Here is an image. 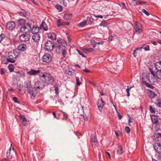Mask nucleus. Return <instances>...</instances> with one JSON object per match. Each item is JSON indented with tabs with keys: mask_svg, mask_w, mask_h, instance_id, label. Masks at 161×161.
Listing matches in <instances>:
<instances>
[{
	"mask_svg": "<svg viewBox=\"0 0 161 161\" xmlns=\"http://www.w3.org/2000/svg\"><path fill=\"white\" fill-rule=\"evenodd\" d=\"M148 69L150 72L147 76V78L148 81L152 84H154L157 83L158 80L155 73L151 68H149Z\"/></svg>",
	"mask_w": 161,
	"mask_h": 161,
	"instance_id": "f257e3e1",
	"label": "nucleus"
},
{
	"mask_svg": "<svg viewBox=\"0 0 161 161\" xmlns=\"http://www.w3.org/2000/svg\"><path fill=\"white\" fill-rule=\"evenodd\" d=\"M40 78H43L46 83L51 84L53 82V80L51 75L47 73H42L39 75Z\"/></svg>",
	"mask_w": 161,
	"mask_h": 161,
	"instance_id": "f03ea898",
	"label": "nucleus"
},
{
	"mask_svg": "<svg viewBox=\"0 0 161 161\" xmlns=\"http://www.w3.org/2000/svg\"><path fill=\"white\" fill-rule=\"evenodd\" d=\"M134 29L136 33L138 35H140L143 32L142 25L139 22L137 21L135 22Z\"/></svg>",
	"mask_w": 161,
	"mask_h": 161,
	"instance_id": "7ed1b4c3",
	"label": "nucleus"
},
{
	"mask_svg": "<svg viewBox=\"0 0 161 161\" xmlns=\"http://www.w3.org/2000/svg\"><path fill=\"white\" fill-rule=\"evenodd\" d=\"M18 55L14 52H10L8 53V57L7 58V61L10 63H14L15 62V58Z\"/></svg>",
	"mask_w": 161,
	"mask_h": 161,
	"instance_id": "20e7f679",
	"label": "nucleus"
},
{
	"mask_svg": "<svg viewBox=\"0 0 161 161\" xmlns=\"http://www.w3.org/2000/svg\"><path fill=\"white\" fill-rule=\"evenodd\" d=\"M45 49L46 50L50 51L53 50L54 47V45L50 41H47L45 44Z\"/></svg>",
	"mask_w": 161,
	"mask_h": 161,
	"instance_id": "39448f33",
	"label": "nucleus"
},
{
	"mask_svg": "<svg viewBox=\"0 0 161 161\" xmlns=\"http://www.w3.org/2000/svg\"><path fill=\"white\" fill-rule=\"evenodd\" d=\"M153 147L158 153H161V140H158V141L153 144Z\"/></svg>",
	"mask_w": 161,
	"mask_h": 161,
	"instance_id": "423d86ee",
	"label": "nucleus"
},
{
	"mask_svg": "<svg viewBox=\"0 0 161 161\" xmlns=\"http://www.w3.org/2000/svg\"><path fill=\"white\" fill-rule=\"evenodd\" d=\"M30 39V36L27 33L21 34L19 37V40L21 42H24L28 41Z\"/></svg>",
	"mask_w": 161,
	"mask_h": 161,
	"instance_id": "0eeeda50",
	"label": "nucleus"
},
{
	"mask_svg": "<svg viewBox=\"0 0 161 161\" xmlns=\"http://www.w3.org/2000/svg\"><path fill=\"white\" fill-rule=\"evenodd\" d=\"M15 154V153L14 150L13 148L12 150L11 148H10L7 152V157L8 159H11L14 155Z\"/></svg>",
	"mask_w": 161,
	"mask_h": 161,
	"instance_id": "6e6552de",
	"label": "nucleus"
},
{
	"mask_svg": "<svg viewBox=\"0 0 161 161\" xmlns=\"http://www.w3.org/2000/svg\"><path fill=\"white\" fill-rule=\"evenodd\" d=\"M42 59L44 62L49 63L52 60V57L50 54L46 53L43 56Z\"/></svg>",
	"mask_w": 161,
	"mask_h": 161,
	"instance_id": "1a4fd4ad",
	"label": "nucleus"
},
{
	"mask_svg": "<svg viewBox=\"0 0 161 161\" xmlns=\"http://www.w3.org/2000/svg\"><path fill=\"white\" fill-rule=\"evenodd\" d=\"M34 86L36 90L39 89L40 90L44 88V86L42 84L40 81H37L35 83Z\"/></svg>",
	"mask_w": 161,
	"mask_h": 161,
	"instance_id": "9d476101",
	"label": "nucleus"
},
{
	"mask_svg": "<svg viewBox=\"0 0 161 161\" xmlns=\"http://www.w3.org/2000/svg\"><path fill=\"white\" fill-rule=\"evenodd\" d=\"M15 24L14 21L8 22L6 25V28L10 30H12L15 27Z\"/></svg>",
	"mask_w": 161,
	"mask_h": 161,
	"instance_id": "9b49d317",
	"label": "nucleus"
},
{
	"mask_svg": "<svg viewBox=\"0 0 161 161\" xmlns=\"http://www.w3.org/2000/svg\"><path fill=\"white\" fill-rule=\"evenodd\" d=\"M104 104V103L102 99H99L97 101V106L100 111H101L102 110Z\"/></svg>",
	"mask_w": 161,
	"mask_h": 161,
	"instance_id": "f8f14e48",
	"label": "nucleus"
},
{
	"mask_svg": "<svg viewBox=\"0 0 161 161\" xmlns=\"http://www.w3.org/2000/svg\"><path fill=\"white\" fill-rule=\"evenodd\" d=\"M41 72L40 70H35L31 69V70L27 72L28 75H36L39 73Z\"/></svg>",
	"mask_w": 161,
	"mask_h": 161,
	"instance_id": "ddd939ff",
	"label": "nucleus"
},
{
	"mask_svg": "<svg viewBox=\"0 0 161 161\" xmlns=\"http://www.w3.org/2000/svg\"><path fill=\"white\" fill-rule=\"evenodd\" d=\"M19 117L21 121V123L22 125L24 126H26L27 125V119L24 115H21L19 116Z\"/></svg>",
	"mask_w": 161,
	"mask_h": 161,
	"instance_id": "4468645a",
	"label": "nucleus"
},
{
	"mask_svg": "<svg viewBox=\"0 0 161 161\" xmlns=\"http://www.w3.org/2000/svg\"><path fill=\"white\" fill-rule=\"evenodd\" d=\"M57 26L58 27L61 26H64L65 25H68L69 24V22H61L60 19H58L56 21Z\"/></svg>",
	"mask_w": 161,
	"mask_h": 161,
	"instance_id": "2eb2a0df",
	"label": "nucleus"
},
{
	"mask_svg": "<svg viewBox=\"0 0 161 161\" xmlns=\"http://www.w3.org/2000/svg\"><path fill=\"white\" fill-rule=\"evenodd\" d=\"M40 36L38 34H35L32 36V39L36 42H38L40 41Z\"/></svg>",
	"mask_w": 161,
	"mask_h": 161,
	"instance_id": "dca6fc26",
	"label": "nucleus"
},
{
	"mask_svg": "<svg viewBox=\"0 0 161 161\" xmlns=\"http://www.w3.org/2000/svg\"><path fill=\"white\" fill-rule=\"evenodd\" d=\"M39 31V28L37 26H34L31 28L30 31L31 33L34 34H38V32Z\"/></svg>",
	"mask_w": 161,
	"mask_h": 161,
	"instance_id": "f3484780",
	"label": "nucleus"
},
{
	"mask_svg": "<svg viewBox=\"0 0 161 161\" xmlns=\"http://www.w3.org/2000/svg\"><path fill=\"white\" fill-rule=\"evenodd\" d=\"M26 45L25 44H22L19 45L18 47V49L19 51H24L26 50Z\"/></svg>",
	"mask_w": 161,
	"mask_h": 161,
	"instance_id": "a211bd4d",
	"label": "nucleus"
},
{
	"mask_svg": "<svg viewBox=\"0 0 161 161\" xmlns=\"http://www.w3.org/2000/svg\"><path fill=\"white\" fill-rule=\"evenodd\" d=\"M147 93L149 97L150 98H154L157 96L156 94L154 92L150 90H148Z\"/></svg>",
	"mask_w": 161,
	"mask_h": 161,
	"instance_id": "6ab92c4d",
	"label": "nucleus"
},
{
	"mask_svg": "<svg viewBox=\"0 0 161 161\" xmlns=\"http://www.w3.org/2000/svg\"><path fill=\"white\" fill-rule=\"evenodd\" d=\"M40 27L41 28H43L45 31H47L48 30V26L44 21H42Z\"/></svg>",
	"mask_w": 161,
	"mask_h": 161,
	"instance_id": "aec40b11",
	"label": "nucleus"
},
{
	"mask_svg": "<svg viewBox=\"0 0 161 161\" xmlns=\"http://www.w3.org/2000/svg\"><path fill=\"white\" fill-rule=\"evenodd\" d=\"M48 37L52 40H55L56 39V35L53 33H50L48 34Z\"/></svg>",
	"mask_w": 161,
	"mask_h": 161,
	"instance_id": "412c9836",
	"label": "nucleus"
},
{
	"mask_svg": "<svg viewBox=\"0 0 161 161\" xmlns=\"http://www.w3.org/2000/svg\"><path fill=\"white\" fill-rule=\"evenodd\" d=\"M155 67L157 70H161V61L155 64Z\"/></svg>",
	"mask_w": 161,
	"mask_h": 161,
	"instance_id": "4be33fe9",
	"label": "nucleus"
},
{
	"mask_svg": "<svg viewBox=\"0 0 161 161\" xmlns=\"http://www.w3.org/2000/svg\"><path fill=\"white\" fill-rule=\"evenodd\" d=\"M83 51L86 53H89L93 52L94 49L92 48H84L83 49Z\"/></svg>",
	"mask_w": 161,
	"mask_h": 161,
	"instance_id": "5701e85b",
	"label": "nucleus"
},
{
	"mask_svg": "<svg viewBox=\"0 0 161 161\" xmlns=\"http://www.w3.org/2000/svg\"><path fill=\"white\" fill-rule=\"evenodd\" d=\"M64 47L63 45H60L59 46H58L56 47V51L58 53H59L62 51L63 49V48Z\"/></svg>",
	"mask_w": 161,
	"mask_h": 161,
	"instance_id": "b1692460",
	"label": "nucleus"
},
{
	"mask_svg": "<svg viewBox=\"0 0 161 161\" xmlns=\"http://www.w3.org/2000/svg\"><path fill=\"white\" fill-rule=\"evenodd\" d=\"M19 14L20 15L25 17H26L28 16L27 12L23 10H22L21 11L19 12Z\"/></svg>",
	"mask_w": 161,
	"mask_h": 161,
	"instance_id": "393cba45",
	"label": "nucleus"
},
{
	"mask_svg": "<svg viewBox=\"0 0 161 161\" xmlns=\"http://www.w3.org/2000/svg\"><path fill=\"white\" fill-rule=\"evenodd\" d=\"M151 119L153 123L157 124L158 123V120L157 119V117L155 115H154L151 117Z\"/></svg>",
	"mask_w": 161,
	"mask_h": 161,
	"instance_id": "a878e982",
	"label": "nucleus"
},
{
	"mask_svg": "<svg viewBox=\"0 0 161 161\" xmlns=\"http://www.w3.org/2000/svg\"><path fill=\"white\" fill-rule=\"evenodd\" d=\"M20 31L22 32L25 33H27L28 32L27 30V28L24 25L21 26Z\"/></svg>",
	"mask_w": 161,
	"mask_h": 161,
	"instance_id": "bb28decb",
	"label": "nucleus"
},
{
	"mask_svg": "<svg viewBox=\"0 0 161 161\" xmlns=\"http://www.w3.org/2000/svg\"><path fill=\"white\" fill-rule=\"evenodd\" d=\"M26 23V20L23 19H20L18 20V25H24Z\"/></svg>",
	"mask_w": 161,
	"mask_h": 161,
	"instance_id": "cd10ccee",
	"label": "nucleus"
},
{
	"mask_svg": "<svg viewBox=\"0 0 161 161\" xmlns=\"http://www.w3.org/2000/svg\"><path fill=\"white\" fill-rule=\"evenodd\" d=\"M67 71L68 75H71L74 74V71L72 68H70L68 69Z\"/></svg>",
	"mask_w": 161,
	"mask_h": 161,
	"instance_id": "c85d7f7f",
	"label": "nucleus"
},
{
	"mask_svg": "<svg viewBox=\"0 0 161 161\" xmlns=\"http://www.w3.org/2000/svg\"><path fill=\"white\" fill-rule=\"evenodd\" d=\"M155 75L156 78L161 79V70H157L156 73Z\"/></svg>",
	"mask_w": 161,
	"mask_h": 161,
	"instance_id": "c756f323",
	"label": "nucleus"
},
{
	"mask_svg": "<svg viewBox=\"0 0 161 161\" xmlns=\"http://www.w3.org/2000/svg\"><path fill=\"white\" fill-rule=\"evenodd\" d=\"M87 20H84L81 22L79 24V26L80 27H83L85 26L86 23H87Z\"/></svg>",
	"mask_w": 161,
	"mask_h": 161,
	"instance_id": "7c9ffc66",
	"label": "nucleus"
},
{
	"mask_svg": "<svg viewBox=\"0 0 161 161\" xmlns=\"http://www.w3.org/2000/svg\"><path fill=\"white\" fill-rule=\"evenodd\" d=\"M91 142H93L94 143H96L97 142V140L94 135L92 134L91 135Z\"/></svg>",
	"mask_w": 161,
	"mask_h": 161,
	"instance_id": "2f4dec72",
	"label": "nucleus"
},
{
	"mask_svg": "<svg viewBox=\"0 0 161 161\" xmlns=\"http://www.w3.org/2000/svg\"><path fill=\"white\" fill-rule=\"evenodd\" d=\"M143 83L144 85H145L147 87L149 88L153 89V88L154 87V86H153L152 85H151V84H150L148 83L146 81H143Z\"/></svg>",
	"mask_w": 161,
	"mask_h": 161,
	"instance_id": "473e14b6",
	"label": "nucleus"
},
{
	"mask_svg": "<svg viewBox=\"0 0 161 161\" xmlns=\"http://www.w3.org/2000/svg\"><path fill=\"white\" fill-rule=\"evenodd\" d=\"M72 17V14H65L64 15V19H69Z\"/></svg>",
	"mask_w": 161,
	"mask_h": 161,
	"instance_id": "72a5a7b5",
	"label": "nucleus"
},
{
	"mask_svg": "<svg viewBox=\"0 0 161 161\" xmlns=\"http://www.w3.org/2000/svg\"><path fill=\"white\" fill-rule=\"evenodd\" d=\"M123 150L122 147L120 146H118L117 147V153L118 154H120L123 153Z\"/></svg>",
	"mask_w": 161,
	"mask_h": 161,
	"instance_id": "f704fd0d",
	"label": "nucleus"
},
{
	"mask_svg": "<svg viewBox=\"0 0 161 161\" xmlns=\"http://www.w3.org/2000/svg\"><path fill=\"white\" fill-rule=\"evenodd\" d=\"M100 26H103L104 27H108V24L105 22V21H102L100 24Z\"/></svg>",
	"mask_w": 161,
	"mask_h": 161,
	"instance_id": "c9c22d12",
	"label": "nucleus"
},
{
	"mask_svg": "<svg viewBox=\"0 0 161 161\" xmlns=\"http://www.w3.org/2000/svg\"><path fill=\"white\" fill-rule=\"evenodd\" d=\"M8 68L10 72H13L14 71V68L13 64H9L8 66Z\"/></svg>",
	"mask_w": 161,
	"mask_h": 161,
	"instance_id": "e433bc0d",
	"label": "nucleus"
},
{
	"mask_svg": "<svg viewBox=\"0 0 161 161\" xmlns=\"http://www.w3.org/2000/svg\"><path fill=\"white\" fill-rule=\"evenodd\" d=\"M130 4L132 6H135L138 5V1L137 0H133L130 3Z\"/></svg>",
	"mask_w": 161,
	"mask_h": 161,
	"instance_id": "4c0bfd02",
	"label": "nucleus"
},
{
	"mask_svg": "<svg viewBox=\"0 0 161 161\" xmlns=\"http://www.w3.org/2000/svg\"><path fill=\"white\" fill-rule=\"evenodd\" d=\"M55 88V92L56 94L58 95V86L57 84H55L54 86Z\"/></svg>",
	"mask_w": 161,
	"mask_h": 161,
	"instance_id": "58836bf2",
	"label": "nucleus"
},
{
	"mask_svg": "<svg viewBox=\"0 0 161 161\" xmlns=\"http://www.w3.org/2000/svg\"><path fill=\"white\" fill-rule=\"evenodd\" d=\"M56 8L57 10L59 12H61L63 10V8L61 6L57 4L56 5Z\"/></svg>",
	"mask_w": 161,
	"mask_h": 161,
	"instance_id": "ea45409f",
	"label": "nucleus"
},
{
	"mask_svg": "<svg viewBox=\"0 0 161 161\" xmlns=\"http://www.w3.org/2000/svg\"><path fill=\"white\" fill-rule=\"evenodd\" d=\"M25 84L24 86L25 87L27 88L28 89L29 88H30L32 86L30 83V82H25Z\"/></svg>",
	"mask_w": 161,
	"mask_h": 161,
	"instance_id": "a19ab883",
	"label": "nucleus"
},
{
	"mask_svg": "<svg viewBox=\"0 0 161 161\" xmlns=\"http://www.w3.org/2000/svg\"><path fill=\"white\" fill-rule=\"evenodd\" d=\"M89 19H91L92 21H91V22L90 23V24H92V23H93V21L94 20V19L92 17V16H90L87 17L86 20L87 22L89 21Z\"/></svg>",
	"mask_w": 161,
	"mask_h": 161,
	"instance_id": "79ce46f5",
	"label": "nucleus"
},
{
	"mask_svg": "<svg viewBox=\"0 0 161 161\" xmlns=\"http://www.w3.org/2000/svg\"><path fill=\"white\" fill-rule=\"evenodd\" d=\"M150 111L152 113H155V109L153 107L150 105L149 106Z\"/></svg>",
	"mask_w": 161,
	"mask_h": 161,
	"instance_id": "37998d69",
	"label": "nucleus"
},
{
	"mask_svg": "<svg viewBox=\"0 0 161 161\" xmlns=\"http://www.w3.org/2000/svg\"><path fill=\"white\" fill-rule=\"evenodd\" d=\"M154 137L158 138L157 140L158 139L161 140L160 139H161V134L158 133H156L154 135Z\"/></svg>",
	"mask_w": 161,
	"mask_h": 161,
	"instance_id": "c03bdc74",
	"label": "nucleus"
},
{
	"mask_svg": "<svg viewBox=\"0 0 161 161\" xmlns=\"http://www.w3.org/2000/svg\"><path fill=\"white\" fill-rule=\"evenodd\" d=\"M6 38V36L4 34H2L0 35V42Z\"/></svg>",
	"mask_w": 161,
	"mask_h": 161,
	"instance_id": "a18cd8bd",
	"label": "nucleus"
},
{
	"mask_svg": "<svg viewBox=\"0 0 161 161\" xmlns=\"http://www.w3.org/2000/svg\"><path fill=\"white\" fill-rule=\"evenodd\" d=\"M57 42L58 44L60 45H62L64 42V41L62 39H58L57 40Z\"/></svg>",
	"mask_w": 161,
	"mask_h": 161,
	"instance_id": "49530a36",
	"label": "nucleus"
},
{
	"mask_svg": "<svg viewBox=\"0 0 161 161\" xmlns=\"http://www.w3.org/2000/svg\"><path fill=\"white\" fill-rule=\"evenodd\" d=\"M145 44H143V46L140 47H139L138 48H136V49L134 51V52H133V56L134 57H136V51L138 49H142V48L143 47V46H145Z\"/></svg>",
	"mask_w": 161,
	"mask_h": 161,
	"instance_id": "de8ad7c7",
	"label": "nucleus"
},
{
	"mask_svg": "<svg viewBox=\"0 0 161 161\" xmlns=\"http://www.w3.org/2000/svg\"><path fill=\"white\" fill-rule=\"evenodd\" d=\"M75 79L77 85V86H80L81 84V83L80 82L79 78L77 77H76Z\"/></svg>",
	"mask_w": 161,
	"mask_h": 161,
	"instance_id": "09e8293b",
	"label": "nucleus"
},
{
	"mask_svg": "<svg viewBox=\"0 0 161 161\" xmlns=\"http://www.w3.org/2000/svg\"><path fill=\"white\" fill-rule=\"evenodd\" d=\"M31 96V98L32 99H34L36 96V94L34 92H31V93H29Z\"/></svg>",
	"mask_w": 161,
	"mask_h": 161,
	"instance_id": "8fccbe9b",
	"label": "nucleus"
},
{
	"mask_svg": "<svg viewBox=\"0 0 161 161\" xmlns=\"http://www.w3.org/2000/svg\"><path fill=\"white\" fill-rule=\"evenodd\" d=\"M31 24H27V27H26L27 28V30H28V31H30L31 30Z\"/></svg>",
	"mask_w": 161,
	"mask_h": 161,
	"instance_id": "3c124183",
	"label": "nucleus"
},
{
	"mask_svg": "<svg viewBox=\"0 0 161 161\" xmlns=\"http://www.w3.org/2000/svg\"><path fill=\"white\" fill-rule=\"evenodd\" d=\"M62 53L64 58H65V57L66 55L67 54V51L66 50L63 49L62 51Z\"/></svg>",
	"mask_w": 161,
	"mask_h": 161,
	"instance_id": "603ef678",
	"label": "nucleus"
},
{
	"mask_svg": "<svg viewBox=\"0 0 161 161\" xmlns=\"http://www.w3.org/2000/svg\"><path fill=\"white\" fill-rule=\"evenodd\" d=\"M28 90L29 93H31V92H34V88L32 86L30 88H29Z\"/></svg>",
	"mask_w": 161,
	"mask_h": 161,
	"instance_id": "864d4df0",
	"label": "nucleus"
},
{
	"mask_svg": "<svg viewBox=\"0 0 161 161\" xmlns=\"http://www.w3.org/2000/svg\"><path fill=\"white\" fill-rule=\"evenodd\" d=\"M115 134L116 136L118 137L121 136V133L119 130H118L117 131L115 132Z\"/></svg>",
	"mask_w": 161,
	"mask_h": 161,
	"instance_id": "5fc2aeb1",
	"label": "nucleus"
},
{
	"mask_svg": "<svg viewBox=\"0 0 161 161\" xmlns=\"http://www.w3.org/2000/svg\"><path fill=\"white\" fill-rule=\"evenodd\" d=\"M12 99L14 102L16 103H20V102L18 101V98L17 97H13L12 98Z\"/></svg>",
	"mask_w": 161,
	"mask_h": 161,
	"instance_id": "6e6d98bb",
	"label": "nucleus"
},
{
	"mask_svg": "<svg viewBox=\"0 0 161 161\" xmlns=\"http://www.w3.org/2000/svg\"><path fill=\"white\" fill-rule=\"evenodd\" d=\"M77 51L78 53H79V54L80 55H81L83 57H84V58L86 57L85 56V55H84V54L82 52L80 51H79V50H78V49L77 50Z\"/></svg>",
	"mask_w": 161,
	"mask_h": 161,
	"instance_id": "4d7b16f0",
	"label": "nucleus"
},
{
	"mask_svg": "<svg viewBox=\"0 0 161 161\" xmlns=\"http://www.w3.org/2000/svg\"><path fill=\"white\" fill-rule=\"evenodd\" d=\"M125 130L126 133H128L130 132V130L129 127L126 126L125 128Z\"/></svg>",
	"mask_w": 161,
	"mask_h": 161,
	"instance_id": "13d9d810",
	"label": "nucleus"
},
{
	"mask_svg": "<svg viewBox=\"0 0 161 161\" xmlns=\"http://www.w3.org/2000/svg\"><path fill=\"white\" fill-rule=\"evenodd\" d=\"M144 49L145 51H149L150 50L149 46L148 45H146L144 47Z\"/></svg>",
	"mask_w": 161,
	"mask_h": 161,
	"instance_id": "bf43d9fd",
	"label": "nucleus"
},
{
	"mask_svg": "<svg viewBox=\"0 0 161 161\" xmlns=\"http://www.w3.org/2000/svg\"><path fill=\"white\" fill-rule=\"evenodd\" d=\"M157 105L158 107L161 108V100H158V102L157 103Z\"/></svg>",
	"mask_w": 161,
	"mask_h": 161,
	"instance_id": "052dcab7",
	"label": "nucleus"
},
{
	"mask_svg": "<svg viewBox=\"0 0 161 161\" xmlns=\"http://www.w3.org/2000/svg\"><path fill=\"white\" fill-rule=\"evenodd\" d=\"M142 12L145 13L147 15H149V13L145 9H142Z\"/></svg>",
	"mask_w": 161,
	"mask_h": 161,
	"instance_id": "680f3d73",
	"label": "nucleus"
},
{
	"mask_svg": "<svg viewBox=\"0 0 161 161\" xmlns=\"http://www.w3.org/2000/svg\"><path fill=\"white\" fill-rule=\"evenodd\" d=\"M92 45L94 47H95L97 44V42L95 41H93L91 42Z\"/></svg>",
	"mask_w": 161,
	"mask_h": 161,
	"instance_id": "e2e57ef3",
	"label": "nucleus"
},
{
	"mask_svg": "<svg viewBox=\"0 0 161 161\" xmlns=\"http://www.w3.org/2000/svg\"><path fill=\"white\" fill-rule=\"evenodd\" d=\"M84 119L85 120L87 121L89 119V117L88 116H86V115L83 116Z\"/></svg>",
	"mask_w": 161,
	"mask_h": 161,
	"instance_id": "0e129e2a",
	"label": "nucleus"
},
{
	"mask_svg": "<svg viewBox=\"0 0 161 161\" xmlns=\"http://www.w3.org/2000/svg\"><path fill=\"white\" fill-rule=\"evenodd\" d=\"M117 115L119 119H121L122 118V116H121V114L118 112L117 113Z\"/></svg>",
	"mask_w": 161,
	"mask_h": 161,
	"instance_id": "69168bd1",
	"label": "nucleus"
},
{
	"mask_svg": "<svg viewBox=\"0 0 161 161\" xmlns=\"http://www.w3.org/2000/svg\"><path fill=\"white\" fill-rule=\"evenodd\" d=\"M138 4H145L146 3V2H145L143 1H138Z\"/></svg>",
	"mask_w": 161,
	"mask_h": 161,
	"instance_id": "338daca9",
	"label": "nucleus"
},
{
	"mask_svg": "<svg viewBox=\"0 0 161 161\" xmlns=\"http://www.w3.org/2000/svg\"><path fill=\"white\" fill-rule=\"evenodd\" d=\"M130 90L129 89V88H127L126 90V91L127 93V96L128 97H129L130 96V93H129Z\"/></svg>",
	"mask_w": 161,
	"mask_h": 161,
	"instance_id": "774afa93",
	"label": "nucleus"
}]
</instances>
